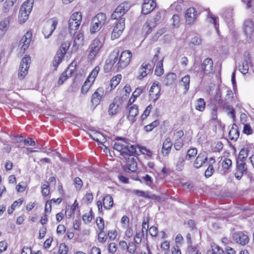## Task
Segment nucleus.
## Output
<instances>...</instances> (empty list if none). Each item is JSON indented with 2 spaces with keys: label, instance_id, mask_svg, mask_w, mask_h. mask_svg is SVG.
<instances>
[{
  "label": "nucleus",
  "instance_id": "nucleus-61",
  "mask_svg": "<svg viewBox=\"0 0 254 254\" xmlns=\"http://www.w3.org/2000/svg\"><path fill=\"white\" fill-rule=\"evenodd\" d=\"M249 152L248 147H244L241 149L239 156H243V157L247 158Z\"/></svg>",
  "mask_w": 254,
  "mask_h": 254
},
{
  "label": "nucleus",
  "instance_id": "nucleus-40",
  "mask_svg": "<svg viewBox=\"0 0 254 254\" xmlns=\"http://www.w3.org/2000/svg\"><path fill=\"white\" fill-rule=\"evenodd\" d=\"M64 56V55L60 54V53L57 52L53 62V66L55 67V69L57 67L59 64L62 62V60Z\"/></svg>",
  "mask_w": 254,
  "mask_h": 254
},
{
  "label": "nucleus",
  "instance_id": "nucleus-18",
  "mask_svg": "<svg viewBox=\"0 0 254 254\" xmlns=\"http://www.w3.org/2000/svg\"><path fill=\"white\" fill-rule=\"evenodd\" d=\"M247 166L246 163H237L235 176L237 180H240L244 174H246Z\"/></svg>",
  "mask_w": 254,
  "mask_h": 254
},
{
  "label": "nucleus",
  "instance_id": "nucleus-14",
  "mask_svg": "<svg viewBox=\"0 0 254 254\" xmlns=\"http://www.w3.org/2000/svg\"><path fill=\"white\" fill-rule=\"evenodd\" d=\"M160 89L158 82H154L149 90L150 99L156 101L159 98Z\"/></svg>",
  "mask_w": 254,
  "mask_h": 254
},
{
  "label": "nucleus",
  "instance_id": "nucleus-12",
  "mask_svg": "<svg viewBox=\"0 0 254 254\" xmlns=\"http://www.w3.org/2000/svg\"><path fill=\"white\" fill-rule=\"evenodd\" d=\"M84 36L82 33H78L74 37L72 46L71 48V52H75L84 45Z\"/></svg>",
  "mask_w": 254,
  "mask_h": 254
},
{
  "label": "nucleus",
  "instance_id": "nucleus-20",
  "mask_svg": "<svg viewBox=\"0 0 254 254\" xmlns=\"http://www.w3.org/2000/svg\"><path fill=\"white\" fill-rule=\"evenodd\" d=\"M213 64V61L211 58H207L203 61L201 68L205 74H207L212 72Z\"/></svg>",
  "mask_w": 254,
  "mask_h": 254
},
{
  "label": "nucleus",
  "instance_id": "nucleus-8",
  "mask_svg": "<svg viewBox=\"0 0 254 254\" xmlns=\"http://www.w3.org/2000/svg\"><path fill=\"white\" fill-rule=\"evenodd\" d=\"M161 17V13L160 12H157L152 19L147 20L144 24L142 28L143 32L146 35H148L151 32L156 25V23L159 21Z\"/></svg>",
  "mask_w": 254,
  "mask_h": 254
},
{
  "label": "nucleus",
  "instance_id": "nucleus-42",
  "mask_svg": "<svg viewBox=\"0 0 254 254\" xmlns=\"http://www.w3.org/2000/svg\"><path fill=\"white\" fill-rule=\"evenodd\" d=\"M159 125V121L156 120L151 123L145 126L144 127V129L146 131L149 132L152 130L154 128L157 127Z\"/></svg>",
  "mask_w": 254,
  "mask_h": 254
},
{
  "label": "nucleus",
  "instance_id": "nucleus-56",
  "mask_svg": "<svg viewBox=\"0 0 254 254\" xmlns=\"http://www.w3.org/2000/svg\"><path fill=\"white\" fill-rule=\"evenodd\" d=\"M189 254H201L199 250L194 246L190 245L188 248Z\"/></svg>",
  "mask_w": 254,
  "mask_h": 254
},
{
  "label": "nucleus",
  "instance_id": "nucleus-29",
  "mask_svg": "<svg viewBox=\"0 0 254 254\" xmlns=\"http://www.w3.org/2000/svg\"><path fill=\"white\" fill-rule=\"evenodd\" d=\"M232 161L231 159L225 158L221 162L222 170L224 173L227 172L232 166Z\"/></svg>",
  "mask_w": 254,
  "mask_h": 254
},
{
  "label": "nucleus",
  "instance_id": "nucleus-63",
  "mask_svg": "<svg viewBox=\"0 0 254 254\" xmlns=\"http://www.w3.org/2000/svg\"><path fill=\"white\" fill-rule=\"evenodd\" d=\"M50 192L48 184H43L42 187V193L44 196H47Z\"/></svg>",
  "mask_w": 254,
  "mask_h": 254
},
{
  "label": "nucleus",
  "instance_id": "nucleus-62",
  "mask_svg": "<svg viewBox=\"0 0 254 254\" xmlns=\"http://www.w3.org/2000/svg\"><path fill=\"white\" fill-rule=\"evenodd\" d=\"M76 66V62H72L68 66V67L66 68V72H69V74H71L72 73L74 70L75 67Z\"/></svg>",
  "mask_w": 254,
  "mask_h": 254
},
{
  "label": "nucleus",
  "instance_id": "nucleus-16",
  "mask_svg": "<svg viewBox=\"0 0 254 254\" xmlns=\"http://www.w3.org/2000/svg\"><path fill=\"white\" fill-rule=\"evenodd\" d=\"M233 240L241 245L244 246L249 242V237L242 232L235 233L233 235Z\"/></svg>",
  "mask_w": 254,
  "mask_h": 254
},
{
  "label": "nucleus",
  "instance_id": "nucleus-17",
  "mask_svg": "<svg viewBox=\"0 0 254 254\" xmlns=\"http://www.w3.org/2000/svg\"><path fill=\"white\" fill-rule=\"evenodd\" d=\"M156 3L153 0H144L142 5V12L147 14L152 11L156 7Z\"/></svg>",
  "mask_w": 254,
  "mask_h": 254
},
{
  "label": "nucleus",
  "instance_id": "nucleus-39",
  "mask_svg": "<svg viewBox=\"0 0 254 254\" xmlns=\"http://www.w3.org/2000/svg\"><path fill=\"white\" fill-rule=\"evenodd\" d=\"M205 108V102L202 98H199L196 102V105L195 107L196 110L202 112L204 110Z\"/></svg>",
  "mask_w": 254,
  "mask_h": 254
},
{
  "label": "nucleus",
  "instance_id": "nucleus-21",
  "mask_svg": "<svg viewBox=\"0 0 254 254\" xmlns=\"http://www.w3.org/2000/svg\"><path fill=\"white\" fill-rule=\"evenodd\" d=\"M186 22L189 24L193 23L196 18V12L193 7L188 8L185 14Z\"/></svg>",
  "mask_w": 254,
  "mask_h": 254
},
{
  "label": "nucleus",
  "instance_id": "nucleus-11",
  "mask_svg": "<svg viewBox=\"0 0 254 254\" xmlns=\"http://www.w3.org/2000/svg\"><path fill=\"white\" fill-rule=\"evenodd\" d=\"M129 6L127 3H122L119 5L112 13L111 17L113 19L123 18L122 16L128 10Z\"/></svg>",
  "mask_w": 254,
  "mask_h": 254
},
{
  "label": "nucleus",
  "instance_id": "nucleus-3",
  "mask_svg": "<svg viewBox=\"0 0 254 254\" xmlns=\"http://www.w3.org/2000/svg\"><path fill=\"white\" fill-rule=\"evenodd\" d=\"M105 37V32H100L97 37L91 41L87 50L88 60L91 61L94 60L95 57L98 55L104 44Z\"/></svg>",
  "mask_w": 254,
  "mask_h": 254
},
{
  "label": "nucleus",
  "instance_id": "nucleus-5",
  "mask_svg": "<svg viewBox=\"0 0 254 254\" xmlns=\"http://www.w3.org/2000/svg\"><path fill=\"white\" fill-rule=\"evenodd\" d=\"M34 0H27L21 5L18 16V22L23 24L28 19L34 3Z\"/></svg>",
  "mask_w": 254,
  "mask_h": 254
},
{
  "label": "nucleus",
  "instance_id": "nucleus-53",
  "mask_svg": "<svg viewBox=\"0 0 254 254\" xmlns=\"http://www.w3.org/2000/svg\"><path fill=\"white\" fill-rule=\"evenodd\" d=\"M17 0H6L4 3L3 7L5 9H9L16 2Z\"/></svg>",
  "mask_w": 254,
  "mask_h": 254
},
{
  "label": "nucleus",
  "instance_id": "nucleus-10",
  "mask_svg": "<svg viewBox=\"0 0 254 254\" xmlns=\"http://www.w3.org/2000/svg\"><path fill=\"white\" fill-rule=\"evenodd\" d=\"M58 24V20L56 19H52L49 20L45 25L43 33L45 38H48L52 35L53 32L56 28Z\"/></svg>",
  "mask_w": 254,
  "mask_h": 254
},
{
  "label": "nucleus",
  "instance_id": "nucleus-33",
  "mask_svg": "<svg viewBox=\"0 0 254 254\" xmlns=\"http://www.w3.org/2000/svg\"><path fill=\"white\" fill-rule=\"evenodd\" d=\"M163 59L162 58L156 64V66L155 70V74L157 76H161L163 74L164 69L163 67Z\"/></svg>",
  "mask_w": 254,
  "mask_h": 254
},
{
  "label": "nucleus",
  "instance_id": "nucleus-55",
  "mask_svg": "<svg viewBox=\"0 0 254 254\" xmlns=\"http://www.w3.org/2000/svg\"><path fill=\"white\" fill-rule=\"evenodd\" d=\"M139 150L142 154L146 155L148 157H151V156L152 155V151L151 150H150L149 149H147L145 147H143V146L140 147L139 148Z\"/></svg>",
  "mask_w": 254,
  "mask_h": 254
},
{
  "label": "nucleus",
  "instance_id": "nucleus-32",
  "mask_svg": "<svg viewBox=\"0 0 254 254\" xmlns=\"http://www.w3.org/2000/svg\"><path fill=\"white\" fill-rule=\"evenodd\" d=\"M133 192L135 194L138 196H142L144 198H151L153 199L154 198L155 195L153 194H151L148 191H144L143 190H134Z\"/></svg>",
  "mask_w": 254,
  "mask_h": 254
},
{
  "label": "nucleus",
  "instance_id": "nucleus-51",
  "mask_svg": "<svg viewBox=\"0 0 254 254\" xmlns=\"http://www.w3.org/2000/svg\"><path fill=\"white\" fill-rule=\"evenodd\" d=\"M222 16L228 21L231 20L233 16L232 10L231 9H228L226 11H224L222 14Z\"/></svg>",
  "mask_w": 254,
  "mask_h": 254
},
{
  "label": "nucleus",
  "instance_id": "nucleus-59",
  "mask_svg": "<svg viewBox=\"0 0 254 254\" xmlns=\"http://www.w3.org/2000/svg\"><path fill=\"white\" fill-rule=\"evenodd\" d=\"M68 250L67 246L65 244H61L59 247V253L61 254H66Z\"/></svg>",
  "mask_w": 254,
  "mask_h": 254
},
{
  "label": "nucleus",
  "instance_id": "nucleus-50",
  "mask_svg": "<svg viewBox=\"0 0 254 254\" xmlns=\"http://www.w3.org/2000/svg\"><path fill=\"white\" fill-rule=\"evenodd\" d=\"M152 105H149L145 110L144 111L143 113L142 114L141 116V119L143 121L145 120L147 116L149 115L151 110L152 109Z\"/></svg>",
  "mask_w": 254,
  "mask_h": 254
},
{
  "label": "nucleus",
  "instance_id": "nucleus-1",
  "mask_svg": "<svg viewBox=\"0 0 254 254\" xmlns=\"http://www.w3.org/2000/svg\"><path fill=\"white\" fill-rule=\"evenodd\" d=\"M115 140L117 142L114 144L113 148L120 153L126 159V170L134 172L137 169V157L133 155L135 153L136 146L130 144L128 139L122 137H116Z\"/></svg>",
  "mask_w": 254,
  "mask_h": 254
},
{
  "label": "nucleus",
  "instance_id": "nucleus-60",
  "mask_svg": "<svg viewBox=\"0 0 254 254\" xmlns=\"http://www.w3.org/2000/svg\"><path fill=\"white\" fill-rule=\"evenodd\" d=\"M171 20L173 21L172 24L174 27H178L180 23V17L178 15L174 14Z\"/></svg>",
  "mask_w": 254,
  "mask_h": 254
},
{
  "label": "nucleus",
  "instance_id": "nucleus-6",
  "mask_svg": "<svg viewBox=\"0 0 254 254\" xmlns=\"http://www.w3.org/2000/svg\"><path fill=\"white\" fill-rule=\"evenodd\" d=\"M82 21V14L80 12H75L68 20V29L70 35H74L78 29Z\"/></svg>",
  "mask_w": 254,
  "mask_h": 254
},
{
  "label": "nucleus",
  "instance_id": "nucleus-9",
  "mask_svg": "<svg viewBox=\"0 0 254 254\" xmlns=\"http://www.w3.org/2000/svg\"><path fill=\"white\" fill-rule=\"evenodd\" d=\"M125 18H120L115 24L111 34V39L115 40L118 38L122 34L125 28Z\"/></svg>",
  "mask_w": 254,
  "mask_h": 254
},
{
  "label": "nucleus",
  "instance_id": "nucleus-41",
  "mask_svg": "<svg viewBox=\"0 0 254 254\" xmlns=\"http://www.w3.org/2000/svg\"><path fill=\"white\" fill-rule=\"evenodd\" d=\"M119 105L114 102L112 103L109 107V114L110 115H114L118 112Z\"/></svg>",
  "mask_w": 254,
  "mask_h": 254
},
{
  "label": "nucleus",
  "instance_id": "nucleus-45",
  "mask_svg": "<svg viewBox=\"0 0 254 254\" xmlns=\"http://www.w3.org/2000/svg\"><path fill=\"white\" fill-rule=\"evenodd\" d=\"M211 119L215 121L217 119L218 107L216 105H211Z\"/></svg>",
  "mask_w": 254,
  "mask_h": 254
},
{
  "label": "nucleus",
  "instance_id": "nucleus-31",
  "mask_svg": "<svg viewBox=\"0 0 254 254\" xmlns=\"http://www.w3.org/2000/svg\"><path fill=\"white\" fill-rule=\"evenodd\" d=\"M100 71V67L99 66H96L89 73L88 76L87 78V80L92 81L94 83L95 79L98 75Z\"/></svg>",
  "mask_w": 254,
  "mask_h": 254
},
{
  "label": "nucleus",
  "instance_id": "nucleus-52",
  "mask_svg": "<svg viewBox=\"0 0 254 254\" xmlns=\"http://www.w3.org/2000/svg\"><path fill=\"white\" fill-rule=\"evenodd\" d=\"M214 172V169L212 164H209L207 169L205 172V176L206 178L210 177Z\"/></svg>",
  "mask_w": 254,
  "mask_h": 254
},
{
  "label": "nucleus",
  "instance_id": "nucleus-27",
  "mask_svg": "<svg viewBox=\"0 0 254 254\" xmlns=\"http://www.w3.org/2000/svg\"><path fill=\"white\" fill-rule=\"evenodd\" d=\"M113 198L109 194H106L103 199V204L106 209H110L113 205Z\"/></svg>",
  "mask_w": 254,
  "mask_h": 254
},
{
  "label": "nucleus",
  "instance_id": "nucleus-44",
  "mask_svg": "<svg viewBox=\"0 0 254 254\" xmlns=\"http://www.w3.org/2000/svg\"><path fill=\"white\" fill-rule=\"evenodd\" d=\"M136 243L133 242H130L128 243L127 247V251L129 254H134L135 253L136 250Z\"/></svg>",
  "mask_w": 254,
  "mask_h": 254
},
{
  "label": "nucleus",
  "instance_id": "nucleus-23",
  "mask_svg": "<svg viewBox=\"0 0 254 254\" xmlns=\"http://www.w3.org/2000/svg\"><path fill=\"white\" fill-rule=\"evenodd\" d=\"M207 159V157L205 152L199 153L194 161V167L196 169L200 168L206 161Z\"/></svg>",
  "mask_w": 254,
  "mask_h": 254
},
{
  "label": "nucleus",
  "instance_id": "nucleus-30",
  "mask_svg": "<svg viewBox=\"0 0 254 254\" xmlns=\"http://www.w3.org/2000/svg\"><path fill=\"white\" fill-rule=\"evenodd\" d=\"M122 79V75L120 74L113 76L110 80V85L111 86L110 90L114 89L120 82Z\"/></svg>",
  "mask_w": 254,
  "mask_h": 254
},
{
  "label": "nucleus",
  "instance_id": "nucleus-37",
  "mask_svg": "<svg viewBox=\"0 0 254 254\" xmlns=\"http://www.w3.org/2000/svg\"><path fill=\"white\" fill-rule=\"evenodd\" d=\"M93 84V83L92 81L86 79L81 89V93L83 94H86Z\"/></svg>",
  "mask_w": 254,
  "mask_h": 254
},
{
  "label": "nucleus",
  "instance_id": "nucleus-47",
  "mask_svg": "<svg viewBox=\"0 0 254 254\" xmlns=\"http://www.w3.org/2000/svg\"><path fill=\"white\" fill-rule=\"evenodd\" d=\"M184 138H176L174 143V147L177 150H180L184 145Z\"/></svg>",
  "mask_w": 254,
  "mask_h": 254
},
{
  "label": "nucleus",
  "instance_id": "nucleus-15",
  "mask_svg": "<svg viewBox=\"0 0 254 254\" xmlns=\"http://www.w3.org/2000/svg\"><path fill=\"white\" fill-rule=\"evenodd\" d=\"M153 64H150L149 63H146L145 62L142 63L138 70L139 78L140 79H141L144 77H145L153 69Z\"/></svg>",
  "mask_w": 254,
  "mask_h": 254
},
{
  "label": "nucleus",
  "instance_id": "nucleus-36",
  "mask_svg": "<svg viewBox=\"0 0 254 254\" xmlns=\"http://www.w3.org/2000/svg\"><path fill=\"white\" fill-rule=\"evenodd\" d=\"M70 45V43L69 41H67L62 43L60 47V49L57 52L58 53H60V54L63 55L64 56L67 51L68 50L69 46Z\"/></svg>",
  "mask_w": 254,
  "mask_h": 254
},
{
  "label": "nucleus",
  "instance_id": "nucleus-34",
  "mask_svg": "<svg viewBox=\"0 0 254 254\" xmlns=\"http://www.w3.org/2000/svg\"><path fill=\"white\" fill-rule=\"evenodd\" d=\"M184 6L185 4L184 1L179 0L172 4L170 6V8L171 9H175L176 11L180 12Z\"/></svg>",
  "mask_w": 254,
  "mask_h": 254
},
{
  "label": "nucleus",
  "instance_id": "nucleus-46",
  "mask_svg": "<svg viewBox=\"0 0 254 254\" xmlns=\"http://www.w3.org/2000/svg\"><path fill=\"white\" fill-rule=\"evenodd\" d=\"M143 236V231L141 232L140 230L136 231L135 232V235L134 237V242L137 244H139L141 243L142 237Z\"/></svg>",
  "mask_w": 254,
  "mask_h": 254
},
{
  "label": "nucleus",
  "instance_id": "nucleus-48",
  "mask_svg": "<svg viewBox=\"0 0 254 254\" xmlns=\"http://www.w3.org/2000/svg\"><path fill=\"white\" fill-rule=\"evenodd\" d=\"M211 248L212 251H210V252L212 254H222L223 253V250L215 244H212Z\"/></svg>",
  "mask_w": 254,
  "mask_h": 254
},
{
  "label": "nucleus",
  "instance_id": "nucleus-24",
  "mask_svg": "<svg viewBox=\"0 0 254 254\" xmlns=\"http://www.w3.org/2000/svg\"><path fill=\"white\" fill-rule=\"evenodd\" d=\"M172 145L170 138H167L164 140L161 149V153L164 156H167L169 154Z\"/></svg>",
  "mask_w": 254,
  "mask_h": 254
},
{
  "label": "nucleus",
  "instance_id": "nucleus-57",
  "mask_svg": "<svg viewBox=\"0 0 254 254\" xmlns=\"http://www.w3.org/2000/svg\"><path fill=\"white\" fill-rule=\"evenodd\" d=\"M253 129L249 124H245L243 128V132L247 135H250L253 133Z\"/></svg>",
  "mask_w": 254,
  "mask_h": 254
},
{
  "label": "nucleus",
  "instance_id": "nucleus-7",
  "mask_svg": "<svg viewBox=\"0 0 254 254\" xmlns=\"http://www.w3.org/2000/svg\"><path fill=\"white\" fill-rule=\"evenodd\" d=\"M30 63V57L25 56L22 58L18 73V77L19 79L21 80L23 79L27 74Z\"/></svg>",
  "mask_w": 254,
  "mask_h": 254
},
{
  "label": "nucleus",
  "instance_id": "nucleus-4",
  "mask_svg": "<svg viewBox=\"0 0 254 254\" xmlns=\"http://www.w3.org/2000/svg\"><path fill=\"white\" fill-rule=\"evenodd\" d=\"M107 17L103 13H99L92 19L90 26V32L91 34L98 32L107 22Z\"/></svg>",
  "mask_w": 254,
  "mask_h": 254
},
{
  "label": "nucleus",
  "instance_id": "nucleus-58",
  "mask_svg": "<svg viewBox=\"0 0 254 254\" xmlns=\"http://www.w3.org/2000/svg\"><path fill=\"white\" fill-rule=\"evenodd\" d=\"M97 225L100 231H103L104 228V223L103 218L98 217L96 220Z\"/></svg>",
  "mask_w": 254,
  "mask_h": 254
},
{
  "label": "nucleus",
  "instance_id": "nucleus-43",
  "mask_svg": "<svg viewBox=\"0 0 254 254\" xmlns=\"http://www.w3.org/2000/svg\"><path fill=\"white\" fill-rule=\"evenodd\" d=\"M197 153V149L195 148L189 149L186 156V159L187 160H190L191 158L195 157Z\"/></svg>",
  "mask_w": 254,
  "mask_h": 254
},
{
  "label": "nucleus",
  "instance_id": "nucleus-26",
  "mask_svg": "<svg viewBox=\"0 0 254 254\" xmlns=\"http://www.w3.org/2000/svg\"><path fill=\"white\" fill-rule=\"evenodd\" d=\"M138 113V107L136 105H133L128 108V115L127 119L129 121L133 122L135 121L134 118Z\"/></svg>",
  "mask_w": 254,
  "mask_h": 254
},
{
  "label": "nucleus",
  "instance_id": "nucleus-35",
  "mask_svg": "<svg viewBox=\"0 0 254 254\" xmlns=\"http://www.w3.org/2000/svg\"><path fill=\"white\" fill-rule=\"evenodd\" d=\"M181 83H182V85L185 87V92H187L190 88V76L189 75H186L182 78Z\"/></svg>",
  "mask_w": 254,
  "mask_h": 254
},
{
  "label": "nucleus",
  "instance_id": "nucleus-19",
  "mask_svg": "<svg viewBox=\"0 0 254 254\" xmlns=\"http://www.w3.org/2000/svg\"><path fill=\"white\" fill-rule=\"evenodd\" d=\"M104 89L102 87H99L96 89L92 94L91 98V102L93 105L97 106L100 103L104 95Z\"/></svg>",
  "mask_w": 254,
  "mask_h": 254
},
{
  "label": "nucleus",
  "instance_id": "nucleus-38",
  "mask_svg": "<svg viewBox=\"0 0 254 254\" xmlns=\"http://www.w3.org/2000/svg\"><path fill=\"white\" fill-rule=\"evenodd\" d=\"M239 136V132L236 128L234 127L230 130L229 132V136L231 140H236Z\"/></svg>",
  "mask_w": 254,
  "mask_h": 254
},
{
  "label": "nucleus",
  "instance_id": "nucleus-22",
  "mask_svg": "<svg viewBox=\"0 0 254 254\" xmlns=\"http://www.w3.org/2000/svg\"><path fill=\"white\" fill-rule=\"evenodd\" d=\"M243 29L247 37H251L254 31L253 22L250 20H247L244 23Z\"/></svg>",
  "mask_w": 254,
  "mask_h": 254
},
{
  "label": "nucleus",
  "instance_id": "nucleus-28",
  "mask_svg": "<svg viewBox=\"0 0 254 254\" xmlns=\"http://www.w3.org/2000/svg\"><path fill=\"white\" fill-rule=\"evenodd\" d=\"M9 27V21L7 19H4L0 23V37H2L7 31Z\"/></svg>",
  "mask_w": 254,
  "mask_h": 254
},
{
  "label": "nucleus",
  "instance_id": "nucleus-25",
  "mask_svg": "<svg viewBox=\"0 0 254 254\" xmlns=\"http://www.w3.org/2000/svg\"><path fill=\"white\" fill-rule=\"evenodd\" d=\"M251 64V59L249 57H245L242 64L239 65L240 71L243 74L248 73L249 68V65Z\"/></svg>",
  "mask_w": 254,
  "mask_h": 254
},
{
  "label": "nucleus",
  "instance_id": "nucleus-13",
  "mask_svg": "<svg viewBox=\"0 0 254 254\" xmlns=\"http://www.w3.org/2000/svg\"><path fill=\"white\" fill-rule=\"evenodd\" d=\"M32 34L30 31H28L22 37L19 46L21 48V50L23 52L28 49L30 43L31 41Z\"/></svg>",
  "mask_w": 254,
  "mask_h": 254
},
{
  "label": "nucleus",
  "instance_id": "nucleus-49",
  "mask_svg": "<svg viewBox=\"0 0 254 254\" xmlns=\"http://www.w3.org/2000/svg\"><path fill=\"white\" fill-rule=\"evenodd\" d=\"M177 75L174 73H169L166 75L167 84H170L176 79Z\"/></svg>",
  "mask_w": 254,
  "mask_h": 254
},
{
  "label": "nucleus",
  "instance_id": "nucleus-54",
  "mask_svg": "<svg viewBox=\"0 0 254 254\" xmlns=\"http://www.w3.org/2000/svg\"><path fill=\"white\" fill-rule=\"evenodd\" d=\"M202 43V40L200 37L196 36L192 38L190 43L193 45H199Z\"/></svg>",
  "mask_w": 254,
  "mask_h": 254
},
{
  "label": "nucleus",
  "instance_id": "nucleus-2",
  "mask_svg": "<svg viewBox=\"0 0 254 254\" xmlns=\"http://www.w3.org/2000/svg\"><path fill=\"white\" fill-rule=\"evenodd\" d=\"M131 56V52L129 50L123 51L119 58L116 55H111L106 62V68L113 70H120L129 64Z\"/></svg>",
  "mask_w": 254,
  "mask_h": 254
},
{
  "label": "nucleus",
  "instance_id": "nucleus-64",
  "mask_svg": "<svg viewBox=\"0 0 254 254\" xmlns=\"http://www.w3.org/2000/svg\"><path fill=\"white\" fill-rule=\"evenodd\" d=\"M26 187V185L24 182L19 183L16 186V189L18 192H23Z\"/></svg>",
  "mask_w": 254,
  "mask_h": 254
}]
</instances>
